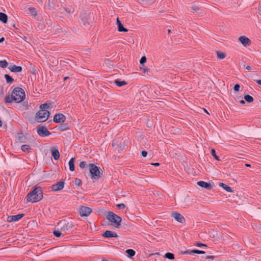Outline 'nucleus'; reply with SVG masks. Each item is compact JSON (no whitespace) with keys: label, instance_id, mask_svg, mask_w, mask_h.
Listing matches in <instances>:
<instances>
[{"label":"nucleus","instance_id":"nucleus-1","mask_svg":"<svg viewBox=\"0 0 261 261\" xmlns=\"http://www.w3.org/2000/svg\"><path fill=\"white\" fill-rule=\"evenodd\" d=\"M25 97V92L21 88L16 87L12 92L11 95H6L5 99L7 103H10L13 101L19 103L22 101Z\"/></svg>","mask_w":261,"mask_h":261},{"label":"nucleus","instance_id":"nucleus-2","mask_svg":"<svg viewBox=\"0 0 261 261\" xmlns=\"http://www.w3.org/2000/svg\"><path fill=\"white\" fill-rule=\"evenodd\" d=\"M43 198V192L41 187L35 188L33 191L29 193L27 196L28 202H36Z\"/></svg>","mask_w":261,"mask_h":261},{"label":"nucleus","instance_id":"nucleus-3","mask_svg":"<svg viewBox=\"0 0 261 261\" xmlns=\"http://www.w3.org/2000/svg\"><path fill=\"white\" fill-rule=\"evenodd\" d=\"M49 114L47 110L40 109L35 115V120L39 123L44 122L48 119Z\"/></svg>","mask_w":261,"mask_h":261},{"label":"nucleus","instance_id":"nucleus-4","mask_svg":"<svg viewBox=\"0 0 261 261\" xmlns=\"http://www.w3.org/2000/svg\"><path fill=\"white\" fill-rule=\"evenodd\" d=\"M73 227V224L71 221L65 219L60 221L57 225L58 229L62 231L63 232H66V231L70 230Z\"/></svg>","mask_w":261,"mask_h":261},{"label":"nucleus","instance_id":"nucleus-5","mask_svg":"<svg viewBox=\"0 0 261 261\" xmlns=\"http://www.w3.org/2000/svg\"><path fill=\"white\" fill-rule=\"evenodd\" d=\"M107 219L111 222L116 224V227H119L122 220L121 218L115 213L109 212L107 215Z\"/></svg>","mask_w":261,"mask_h":261},{"label":"nucleus","instance_id":"nucleus-6","mask_svg":"<svg viewBox=\"0 0 261 261\" xmlns=\"http://www.w3.org/2000/svg\"><path fill=\"white\" fill-rule=\"evenodd\" d=\"M89 172L92 179H98L101 177L99 168L94 164H89Z\"/></svg>","mask_w":261,"mask_h":261},{"label":"nucleus","instance_id":"nucleus-7","mask_svg":"<svg viewBox=\"0 0 261 261\" xmlns=\"http://www.w3.org/2000/svg\"><path fill=\"white\" fill-rule=\"evenodd\" d=\"M92 210L89 207L81 206L79 208V213L81 217H87L91 214Z\"/></svg>","mask_w":261,"mask_h":261},{"label":"nucleus","instance_id":"nucleus-8","mask_svg":"<svg viewBox=\"0 0 261 261\" xmlns=\"http://www.w3.org/2000/svg\"><path fill=\"white\" fill-rule=\"evenodd\" d=\"M37 132L38 134L42 137H46L51 134L50 132L47 129L46 127L41 125L37 126Z\"/></svg>","mask_w":261,"mask_h":261},{"label":"nucleus","instance_id":"nucleus-9","mask_svg":"<svg viewBox=\"0 0 261 261\" xmlns=\"http://www.w3.org/2000/svg\"><path fill=\"white\" fill-rule=\"evenodd\" d=\"M171 216L173 217L176 221L179 223H184L186 222V220L184 216L178 212L172 213Z\"/></svg>","mask_w":261,"mask_h":261},{"label":"nucleus","instance_id":"nucleus-10","mask_svg":"<svg viewBox=\"0 0 261 261\" xmlns=\"http://www.w3.org/2000/svg\"><path fill=\"white\" fill-rule=\"evenodd\" d=\"M239 41L245 46H250L251 44V41L250 39L245 36H241L239 38Z\"/></svg>","mask_w":261,"mask_h":261},{"label":"nucleus","instance_id":"nucleus-11","mask_svg":"<svg viewBox=\"0 0 261 261\" xmlns=\"http://www.w3.org/2000/svg\"><path fill=\"white\" fill-rule=\"evenodd\" d=\"M66 117L63 114H57L54 117V121L56 123H64Z\"/></svg>","mask_w":261,"mask_h":261},{"label":"nucleus","instance_id":"nucleus-12","mask_svg":"<svg viewBox=\"0 0 261 261\" xmlns=\"http://www.w3.org/2000/svg\"><path fill=\"white\" fill-rule=\"evenodd\" d=\"M64 187V181H60L58 182L56 184H54L51 186V189L54 191H58L63 189Z\"/></svg>","mask_w":261,"mask_h":261},{"label":"nucleus","instance_id":"nucleus-13","mask_svg":"<svg viewBox=\"0 0 261 261\" xmlns=\"http://www.w3.org/2000/svg\"><path fill=\"white\" fill-rule=\"evenodd\" d=\"M24 216L23 214H19L16 215L9 216L7 217V221L8 222L17 221L21 219Z\"/></svg>","mask_w":261,"mask_h":261},{"label":"nucleus","instance_id":"nucleus-14","mask_svg":"<svg viewBox=\"0 0 261 261\" xmlns=\"http://www.w3.org/2000/svg\"><path fill=\"white\" fill-rule=\"evenodd\" d=\"M102 236L104 238H117V234L111 230H106L102 234Z\"/></svg>","mask_w":261,"mask_h":261},{"label":"nucleus","instance_id":"nucleus-15","mask_svg":"<svg viewBox=\"0 0 261 261\" xmlns=\"http://www.w3.org/2000/svg\"><path fill=\"white\" fill-rule=\"evenodd\" d=\"M197 185L201 187L204 188L208 190L212 189L213 188V186L211 184L203 181H199L197 182Z\"/></svg>","mask_w":261,"mask_h":261},{"label":"nucleus","instance_id":"nucleus-16","mask_svg":"<svg viewBox=\"0 0 261 261\" xmlns=\"http://www.w3.org/2000/svg\"><path fill=\"white\" fill-rule=\"evenodd\" d=\"M9 70L11 72H20L22 71V69L21 66H17L15 65L9 67Z\"/></svg>","mask_w":261,"mask_h":261},{"label":"nucleus","instance_id":"nucleus-17","mask_svg":"<svg viewBox=\"0 0 261 261\" xmlns=\"http://www.w3.org/2000/svg\"><path fill=\"white\" fill-rule=\"evenodd\" d=\"M69 128L67 123H62L58 126L57 129L61 132L65 131Z\"/></svg>","mask_w":261,"mask_h":261},{"label":"nucleus","instance_id":"nucleus-18","mask_svg":"<svg viewBox=\"0 0 261 261\" xmlns=\"http://www.w3.org/2000/svg\"><path fill=\"white\" fill-rule=\"evenodd\" d=\"M51 154L55 160L59 159L60 157L59 151L56 148H53L51 149Z\"/></svg>","mask_w":261,"mask_h":261},{"label":"nucleus","instance_id":"nucleus-19","mask_svg":"<svg viewBox=\"0 0 261 261\" xmlns=\"http://www.w3.org/2000/svg\"><path fill=\"white\" fill-rule=\"evenodd\" d=\"M191 253L204 254L205 252L204 251H200V250H197V249H194L191 251L187 250L183 253V254H191Z\"/></svg>","mask_w":261,"mask_h":261},{"label":"nucleus","instance_id":"nucleus-20","mask_svg":"<svg viewBox=\"0 0 261 261\" xmlns=\"http://www.w3.org/2000/svg\"><path fill=\"white\" fill-rule=\"evenodd\" d=\"M8 20L7 15L4 13L0 12V21H2L3 23H7Z\"/></svg>","mask_w":261,"mask_h":261},{"label":"nucleus","instance_id":"nucleus-21","mask_svg":"<svg viewBox=\"0 0 261 261\" xmlns=\"http://www.w3.org/2000/svg\"><path fill=\"white\" fill-rule=\"evenodd\" d=\"M219 185V186L222 187L227 192H232V190L231 187L228 186L226 184H224L223 182H220Z\"/></svg>","mask_w":261,"mask_h":261},{"label":"nucleus","instance_id":"nucleus-22","mask_svg":"<svg viewBox=\"0 0 261 261\" xmlns=\"http://www.w3.org/2000/svg\"><path fill=\"white\" fill-rule=\"evenodd\" d=\"M74 158H72L70 161H69L68 164L69 166V170L71 171H73L74 170Z\"/></svg>","mask_w":261,"mask_h":261},{"label":"nucleus","instance_id":"nucleus-23","mask_svg":"<svg viewBox=\"0 0 261 261\" xmlns=\"http://www.w3.org/2000/svg\"><path fill=\"white\" fill-rule=\"evenodd\" d=\"M25 138L23 134H19L16 138V142L18 143H23L25 141Z\"/></svg>","mask_w":261,"mask_h":261},{"label":"nucleus","instance_id":"nucleus-24","mask_svg":"<svg viewBox=\"0 0 261 261\" xmlns=\"http://www.w3.org/2000/svg\"><path fill=\"white\" fill-rule=\"evenodd\" d=\"M115 83L118 87H121L127 84V83L125 81H121L118 79H117L115 81Z\"/></svg>","mask_w":261,"mask_h":261},{"label":"nucleus","instance_id":"nucleus-25","mask_svg":"<svg viewBox=\"0 0 261 261\" xmlns=\"http://www.w3.org/2000/svg\"><path fill=\"white\" fill-rule=\"evenodd\" d=\"M51 103L50 102H46L43 104H41L40 106V109H48L51 107Z\"/></svg>","mask_w":261,"mask_h":261},{"label":"nucleus","instance_id":"nucleus-26","mask_svg":"<svg viewBox=\"0 0 261 261\" xmlns=\"http://www.w3.org/2000/svg\"><path fill=\"white\" fill-rule=\"evenodd\" d=\"M126 253L127 254V256L129 257H132L135 255V251L131 249L126 250Z\"/></svg>","mask_w":261,"mask_h":261},{"label":"nucleus","instance_id":"nucleus-27","mask_svg":"<svg viewBox=\"0 0 261 261\" xmlns=\"http://www.w3.org/2000/svg\"><path fill=\"white\" fill-rule=\"evenodd\" d=\"M21 150L23 152H29L31 150V148L29 145L25 144V145H22L21 146Z\"/></svg>","mask_w":261,"mask_h":261},{"label":"nucleus","instance_id":"nucleus-28","mask_svg":"<svg viewBox=\"0 0 261 261\" xmlns=\"http://www.w3.org/2000/svg\"><path fill=\"white\" fill-rule=\"evenodd\" d=\"M217 56L218 58L219 59H223L226 57V54L224 53L221 52L220 51H217Z\"/></svg>","mask_w":261,"mask_h":261},{"label":"nucleus","instance_id":"nucleus-29","mask_svg":"<svg viewBox=\"0 0 261 261\" xmlns=\"http://www.w3.org/2000/svg\"><path fill=\"white\" fill-rule=\"evenodd\" d=\"M5 77L7 83L11 84L14 81V79L9 74H5Z\"/></svg>","mask_w":261,"mask_h":261},{"label":"nucleus","instance_id":"nucleus-30","mask_svg":"<svg viewBox=\"0 0 261 261\" xmlns=\"http://www.w3.org/2000/svg\"><path fill=\"white\" fill-rule=\"evenodd\" d=\"M57 230H55L53 231V234L55 236H56L57 238L60 237L62 236V232H63L62 231L60 230V229L57 228Z\"/></svg>","mask_w":261,"mask_h":261},{"label":"nucleus","instance_id":"nucleus-31","mask_svg":"<svg viewBox=\"0 0 261 261\" xmlns=\"http://www.w3.org/2000/svg\"><path fill=\"white\" fill-rule=\"evenodd\" d=\"M244 99L247 102L249 103H251L253 101V98L249 95H245Z\"/></svg>","mask_w":261,"mask_h":261},{"label":"nucleus","instance_id":"nucleus-32","mask_svg":"<svg viewBox=\"0 0 261 261\" xmlns=\"http://www.w3.org/2000/svg\"><path fill=\"white\" fill-rule=\"evenodd\" d=\"M164 257L169 259H174V255L173 253L170 252L166 253L165 254Z\"/></svg>","mask_w":261,"mask_h":261},{"label":"nucleus","instance_id":"nucleus-33","mask_svg":"<svg viewBox=\"0 0 261 261\" xmlns=\"http://www.w3.org/2000/svg\"><path fill=\"white\" fill-rule=\"evenodd\" d=\"M8 65V62L6 60L0 61V66L2 68H5L7 67Z\"/></svg>","mask_w":261,"mask_h":261},{"label":"nucleus","instance_id":"nucleus-34","mask_svg":"<svg viewBox=\"0 0 261 261\" xmlns=\"http://www.w3.org/2000/svg\"><path fill=\"white\" fill-rule=\"evenodd\" d=\"M118 30L119 32H127L128 31L127 29L124 28L122 24L118 27Z\"/></svg>","mask_w":261,"mask_h":261},{"label":"nucleus","instance_id":"nucleus-35","mask_svg":"<svg viewBox=\"0 0 261 261\" xmlns=\"http://www.w3.org/2000/svg\"><path fill=\"white\" fill-rule=\"evenodd\" d=\"M29 10L32 13V14L34 16H36L37 15V13L36 11V9L35 8H33V7H30L29 8Z\"/></svg>","mask_w":261,"mask_h":261},{"label":"nucleus","instance_id":"nucleus-36","mask_svg":"<svg viewBox=\"0 0 261 261\" xmlns=\"http://www.w3.org/2000/svg\"><path fill=\"white\" fill-rule=\"evenodd\" d=\"M211 153L212 154V155L214 157V158L219 161V157L216 155V152H215V150L214 149H212V150H211Z\"/></svg>","mask_w":261,"mask_h":261},{"label":"nucleus","instance_id":"nucleus-37","mask_svg":"<svg viewBox=\"0 0 261 261\" xmlns=\"http://www.w3.org/2000/svg\"><path fill=\"white\" fill-rule=\"evenodd\" d=\"M116 206L120 210H123L125 208V205L124 203L117 204Z\"/></svg>","mask_w":261,"mask_h":261},{"label":"nucleus","instance_id":"nucleus-38","mask_svg":"<svg viewBox=\"0 0 261 261\" xmlns=\"http://www.w3.org/2000/svg\"><path fill=\"white\" fill-rule=\"evenodd\" d=\"M195 246L197 247H207V245L205 244H203L200 242H196L195 243Z\"/></svg>","mask_w":261,"mask_h":261},{"label":"nucleus","instance_id":"nucleus-39","mask_svg":"<svg viewBox=\"0 0 261 261\" xmlns=\"http://www.w3.org/2000/svg\"><path fill=\"white\" fill-rule=\"evenodd\" d=\"M146 62V58L145 56L142 57L140 60V63L141 64H143Z\"/></svg>","mask_w":261,"mask_h":261},{"label":"nucleus","instance_id":"nucleus-40","mask_svg":"<svg viewBox=\"0 0 261 261\" xmlns=\"http://www.w3.org/2000/svg\"><path fill=\"white\" fill-rule=\"evenodd\" d=\"M234 90L236 92H238L239 90H240V85L239 84H236L234 86Z\"/></svg>","mask_w":261,"mask_h":261},{"label":"nucleus","instance_id":"nucleus-41","mask_svg":"<svg viewBox=\"0 0 261 261\" xmlns=\"http://www.w3.org/2000/svg\"><path fill=\"white\" fill-rule=\"evenodd\" d=\"M86 162L85 161H82L80 163L79 166L81 168H84L85 167Z\"/></svg>","mask_w":261,"mask_h":261},{"label":"nucleus","instance_id":"nucleus-42","mask_svg":"<svg viewBox=\"0 0 261 261\" xmlns=\"http://www.w3.org/2000/svg\"><path fill=\"white\" fill-rule=\"evenodd\" d=\"M75 184L78 186H81L82 185L81 180L80 179L76 178L75 180Z\"/></svg>","mask_w":261,"mask_h":261},{"label":"nucleus","instance_id":"nucleus-43","mask_svg":"<svg viewBox=\"0 0 261 261\" xmlns=\"http://www.w3.org/2000/svg\"><path fill=\"white\" fill-rule=\"evenodd\" d=\"M141 154L143 157H146L147 155V152L146 151H142L141 152Z\"/></svg>","mask_w":261,"mask_h":261},{"label":"nucleus","instance_id":"nucleus-44","mask_svg":"<svg viewBox=\"0 0 261 261\" xmlns=\"http://www.w3.org/2000/svg\"><path fill=\"white\" fill-rule=\"evenodd\" d=\"M215 258V257L214 256H212V255H207L205 257V258L206 259H214Z\"/></svg>","mask_w":261,"mask_h":261},{"label":"nucleus","instance_id":"nucleus-45","mask_svg":"<svg viewBox=\"0 0 261 261\" xmlns=\"http://www.w3.org/2000/svg\"><path fill=\"white\" fill-rule=\"evenodd\" d=\"M192 9L195 11H198L199 10V8L198 7L196 6H194L192 7Z\"/></svg>","mask_w":261,"mask_h":261},{"label":"nucleus","instance_id":"nucleus-46","mask_svg":"<svg viewBox=\"0 0 261 261\" xmlns=\"http://www.w3.org/2000/svg\"><path fill=\"white\" fill-rule=\"evenodd\" d=\"M65 11L68 13V14H70L71 13V10L68 8H65Z\"/></svg>","mask_w":261,"mask_h":261},{"label":"nucleus","instance_id":"nucleus-47","mask_svg":"<svg viewBox=\"0 0 261 261\" xmlns=\"http://www.w3.org/2000/svg\"><path fill=\"white\" fill-rule=\"evenodd\" d=\"M117 24L118 25V27L122 24L121 21H120L118 18H117Z\"/></svg>","mask_w":261,"mask_h":261},{"label":"nucleus","instance_id":"nucleus-48","mask_svg":"<svg viewBox=\"0 0 261 261\" xmlns=\"http://www.w3.org/2000/svg\"><path fill=\"white\" fill-rule=\"evenodd\" d=\"M117 24L118 25V27L122 24L121 21H120L118 18H117Z\"/></svg>","mask_w":261,"mask_h":261},{"label":"nucleus","instance_id":"nucleus-49","mask_svg":"<svg viewBox=\"0 0 261 261\" xmlns=\"http://www.w3.org/2000/svg\"><path fill=\"white\" fill-rule=\"evenodd\" d=\"M151 165L153 166H159L160 165V164L159 163H151L150 164Z\"/></svg>","mask_w":261,"mask_h":261},{"label":"nucleus","instance_id":"nucleus-50","mask_svg":"<svg viewBox=\"0 0 261 261\" xmlns=\"http://www.w3.org/2000/svg\"><path fill=\"white\" fill-rule=\"evenodd\" d=\"M256 82L258 84H259V85H261V80H256Z\"/></svg>","mask_w":261,"mask_h":261},{"label":"nucleus","instance_id":"nucleus-51","mask_svg":"<svg viewBox=\"0 0 261 261\" xmlns=\"http://www.w3.org/2000/svg\"><path fill=\"white\" fill-rule=\"evenodd\" d=\"M246 69L248 70H250L251 69V68L250 66L248 65L246 67Z\"/></svg>","mask_w":261,"mask_h":261},{"label":"nucleus","instance_id":"nucleus-52","mask_svg":"<svg viewBox=\"0 0 261 261\" xmlns=\"http://www.w3.org/2000/svg\"><path fill=\"white\" fill-rule=\"evenodd\" d=\"M143 72L145 73L146 72V71H148V69L147 68H143Z\"/></svg>","mask_w":261,"mask_h":261},{"label":"nucleus","instance_id":"nucleus-53","mask_svg":"<svg viewBox=\"0 0 261 261\" xmlns=\"http://www.w3.org/2000/svg\"><path fill=\"white\" fill-rule=\"evenodd\" d=\"M240 103H241V104H245V101L244 100H241L240 101Z\"/></svg>","mask_w":261,"mask_h":261},{"label":"nucleus","instance_id":"nucleus-54","mask_svg":"<svg viewBox=\"0 0 261 261\" xmlns=\"http://www.w3.org/2000/svg\"><path fill=\"white\" fill-rule=\"evenodd\" d=\"M5 40V38L4 37H2L0 39V43L2 42L3 41H4Z\"/></svg>","mask_w":261,"mask_h":261},{"label":"nucleus","instance_id":"nucleus-55","mask_svg":"<svg viewBox=\"0 0 261 261\" xmlns=\"http://www.w3.org/2000/svg\"><path fill=\"white\" fill-rule=\"evenodd\" d=\"M245 166L246 167H251V165L250 164H245Z\"/></svg>","mask_w":261,"mask_h":261},{"label":"nucleus","instance_id":"nucleus-56","mask_svg":"<svg viewBox=\"0 0 261 261\" xmlns=\"http://www.w3.org/2000/svg\"><path fill=\"white\" fill-rule=\"evenodd\" d=\"M203 110L205 112H206L207 114H208V115H210L209 113L207 112V111L204 108L203 109Z\"/></svg>","mask_w":261,"mask_h":261},{"label":"nucleus","instance_id":"nucleus-57","mask_svg":"<svg viewBox=\"0 0 261 261\" xmlns=\"http://www.w3.org/2000/svg\"><path fill=\"white\" fill-rule=\"evenodd\" d=\"M68 79V76L65 77L64 78V81H66Z\"/></svg>","mask_w":261,"mask_h":261},{"label":"nucleus","instance_id":"nucleus-58","mask_svg":"<svg viewBox=\"0 0 261 261\" xmlns=\"http://www.w3.org/2000/svg\"><path fill=\"white\" fill-rule=\"evenodd\" d=\"M2 123L1 120H0V127L2 126Z\"/></svg>","mask_w":261,"mask_h":261},{"label":"nucleus","instance_id":"nucleus-59","mask_svg":"<svg viewBox=\"0 0 261 261\" xmlns=\"http://www.w3.org/2000/svg\"><path fill=\"white\" fill-rule=\"evenodd\" d=\"M168 33H170L171 32V30H168Z\"/></svg>","mask_w":261,"mask_h":261},{"label":"nucleus","instance_id":"nucleus-60","mask_svg":"<svg viewBox=\"0 0 261 261\" xmlns=\"http://www.w3.org/2000/svg\"><path fill=\"white\" fill-rule=\"evenodd\" d=\"M101 261H108L107 260L103 259Z\"/></svg>","mask_w":261,"mask_h":261}]
</instances>
